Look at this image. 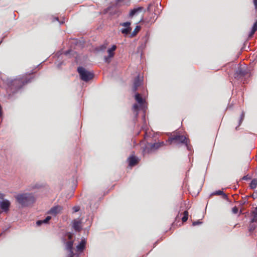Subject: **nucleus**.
I'll list each match as a JSON object with an SVG mask.
<instances>
[{
    "label": "nucleus",
    "mask_w": 257,
    "mask_h": 257,
    "mask_svg": "<svg viewBox=\"0 0 257 257\" xmlns=\"http://www.w3.org/2000/svg\"><path fill=\"white\" fill-rule=\"evenodd\" d=\"M63 207L60 205L54 206L48 212V214L56 216L58 214L61 212Z\"/></svg>",
    "instance_id": "1a4fd4ad"
},
{
    "label": "nucleus",
    "mask_w": 257,
    "mask_h": 257,
    "mask_svg": "<svg viewBox=\"0 0 257 257\" xmlns=\"http://www.w3.org/2000/svg\"><path fill=\"white\" fill-rule=\"evenodd\" d=\"M116 46L115 45H113L112 46L111 48L110 49H108L107 50V53L108 54L107 56H105L104 57V60L105 62L106 63H109L111 59L113 57L114 55V51L116 49Z\"/></svg>",
    "instance_id": "0eeeda50"
},
{
    "label": "nucleus",
    "mask_w": 257,
    "mask_h": 257,
    "mask_svg": "<svg viewBox=\"0 0 257 257\" xmlns=\"http://www.w3.org/2000/svg\"><path fill=\"white\" fill-rule=\"evenodd\" d=\"M142 82V80L140 79L139 77H137L135 79L132 88L134 92H136L138 88L141 85Z\"/></svg>",
    "instance_id": "f8f14e48"
},
{
    "label": "nucleus",
    "mask_w": 257,
    "mask_h": 257,
    "mask_svg": "<svg viewBox=\"0 0 257 257\" xmlns=\"http://www.w3.org/2000/svg\"><path fill=\"white\" fill-rule=\"evenodd\" d=\"M212 195H222L223 198H224V199L227 198V195L225 193H224L223 191H221V190L216 191L212 193Z\"/></svg>",
    "instance_id": "412c9836"
},
{
    "label": "nucleus",
    "mask_w": 257,
    "mask_h": 257,
    "mask_svg": "<svg viewBox=\"0 0 257 257\" xmlns=\"http://www.w3.org/2000/svg\"><path fill=\"white\" fill-rule=\"evenodd\" d=\"M242 179H243V180H247V179H248V178H247V176H244V177L242 178Z\"/></svg>",
    "instance_id": "72a5a7b5"
},
{
    "label": "nucleus",
    "mask_w": 257,
    "mask_h": 257,
    "mask_svg": "<svg viewBox=\"0 0 257 257\" xmlns=\"http://www.w3.org/2000/svg\"><path fill=\"white\" fill-rule=\"evenodd\" d=\"M51 219V217L50 216H48L44 220H38L36 222V224L37 226H40L43 223H48L49 220Z\"/></svg>",
    "instance_id": "f3484780"
},
{
    "label": "nucleus",
    "mask_w": 257,
    "mask_h": 257,
    "mask_svg": "<svg viewBox=\"0 0 257 257\" xmlns=\"http://www.w3.org/2000/svg\"><path fill=\"white\" fill-rule=\"evenodd\" d=\"M2 115V108L1 105L0 104V116Z\"/></svg>",
    "instance_id": "2f4dec72"
},
{
    "label": "nucleus",
    "mask_w": 257,
    "mask_h": 257,
    "mask_svg": "<svg viewBox=\"0 0 257 257\" xmlns=\"http://www.w3.org/2000/svg\"><path fill=\"white\" fill-rule=\"evenodd\" d=\"M141 146L143 155L153 152L151 143L145 144L144 141H142L141 142Z\"/></svg>",
    "instance_id": "423d86ee"
},
{
    "label": "nucleus",
    "mask_w": 257,
    "mask_h": 257,
    "mask_svg": "<svg viewBox=\"0 0 257 257\" xmlns=\"http://www.w3.org/2000/svg\"><path fill=\"white\" fill-rule=\"evenodd\" d=\"M143 10V8L139 7L136 9L132 10L129 14V17L132 18L134 15L137 14L139 12H141Z\"/></svg>",
    "instance_id": "6ab92c4d"
},
{
    "label": "nucleus",
    "mask_w": 257,
    "mask_h": 257,
    "mask_svg": "<svg viewBox=\"0 0 257 257\" xmlns=\"http://www.w3.org/2000/svg\"><path fill=\"white\" fill-rule=\"evenodd\" d=\"M247 74V70L244 67H239L234 74V77L238 80H242Z\"/></svg>",
    "instance_id": "39448f33"
},
{
    "label": "nucleus",
    "mask_w": 257,
    "mask_h": 257,
    "mask_svg": "<svg viewBox=\"0 0 257 257\" xmlns=\"http://www.w3.org/2000/svg\"><path fill=\"white\" fill-rule=\"evenodd\" d=\"M188 218V212L186 210L183 212V217L182 218L183 222H186Z\"/></svg>",
    "instance_id": "393cba45"
},
{
    "label": "nucleus",
    "mask_w": 257,
    "mask_h": 257,
    "mask_svg": "<svg viewBox=\"0 0 257 257\" xmlns=\"http://www.w3.org/2000/svg\"><path fill=\"white\" fill-rule=\"evenodd\" d=\"M140 30L141 27L139 26H137L135 30H134L133 32L131 34L132 37L135 36L137 34V33L140 31Z\"/></svg>",
    "instance_id": "b1692460"
},
{
    "label": "nucleus",
    "mask_w": 257,
    "mask_h": 257,
    "mask_svg": "<svg viewBox=\"0 0 257 257\" xmlns=\"http://www.w3.org/2000/svg\"><path fill=\"white\" fill-rule=\"evenodd\" d=\"M253 3L255 6V9H257V0H253Z\"/></svg>",
    "instance_id": "7c9ffc66"
},
{
    "label": "nucleus",
    "mask_w": 257,
    "mask_h": 257,
    "mask_svg": "<svg viewBox=\"0 0 257 257\" xmlns=\"http://www.w3.org/2000/svg\"><path fill=\"white\" fill-rule=\"evenodd\" d=\"M86 241L84 239L82 240L80 243L76 246L77 251L81 252L85 248Z\"/></svg>",
    "instance_id": "2eb2a0df"
},
{
    "label": "nucleus",
    "mask_w": 257,
    "mask_h": 257,
    "mask_svg": "<svg viewBox=\"0 0 257 257\" xmlns=\"http://www.w3.org/2000/svg\"><path fill=\"white\" fill-rule=\"evenodd\" d=\"M4 196V195L3 194H0V198H1V199L4 200V199H3Z\"/></svg>",
    "instance_id": "473e14b6"
},
{
    "label": "nucleus",
    "mask_w": 257,
    "mask_h": 257,
    "mask_svg": "<svg viewBox=\"0 0 257 257\" xmlns=\"http://www.w3.org/2000/svg\"><path fill=\"white\" fill-rule=\"evenodd\" d=\"M77 71L80 75V78L84 81L87 82L91 80L94 77V74L82 67H79Z\"/></svg>",
    "instance_id": "7ed1b4c3"
},
{
    "label": "nucleus",
    "mask_w": 257,
    "mask_h": 257,
    "mask_svg": "<svg viewBox=\"0 0 257 257\" xmlns=\"http://www.w3.org/2000/svg\"><path fill=\"white\" fill-rule=\"evenodd\" d=\"M129 161V165L131 166H134L137 164L138 162V159L135 156H131L128 159Z\"/></svg>",
    "instance_id": "4468645a"
},
{
    "label": "nucleus",
    "mask_w": 257,
    "mask_h": 257,
    "mask_svg": "<svg viewBox=\"0 0 257 257\" xmlns=\"http://www.w3.org/2000/svg\"><path fill=\"white\" fill-rule=\"evenodd\" d=\"M73 209L74 212H76L79 210L80 207L79 206H74L73 208Z\"/></svg>",
    "instance_id": "cd10ccee"
},
{
    "label": "nucleus",
    "mask_w": 257,
    "mask_h": 257,
    "mask_svg": "<svg viewBox=\"0 0 257 257\" xmlns=\"http://www.w3.org/2000/svg\"><path fill=\"white\" fill-rule=\"evenodd\" d=\"M252 214L253 218L251 220V222L257 221V207H255L254 210L252 211Z\"/></svg>",
    "instance_id": "4be33fe9"
},
{
    "label": "nucleus",
    "mask_w": 257,
    "mask_h": 257,
    "mask_svg": "<svg viewBox=\"0 0 257 257\" xmlns=\"http://www.w3.org/2000/svg\"><path fill=\"white\" fill-rule=\"evenodd\" d=\"M17 201L23 206H28L35 201V198L32 194H19L15 196Z\"/></svg>",
    "instance_id": "f03ea898"
},
{
    "label": "nucleus",
    "mask_w": 257,
    "mask_h": 257,
    "mask_svg": "<svg viewBox=\"0 0 257 257\" xmlns=\"http://www.w3.org/2000/svg\"><path fill=\"white\" fill-rule=\"evenodd\" d=\"M244 118V112H242V113L240 115V120H239V125H240L241 124V123L243 121Z\"/></svg>",
    "instance_id": "a878e982"
},
{
    "label": "nucleus",
    "mask_w": 257,
    "mask_h": 257,
    "mask_svg": "<svg viewBox=\"0 0 257 257\" xmlns=\"http://www.w3.org/2000/svg\"><path fill=\"white\" fill-rule=\"evenodd\" d=\"M201 223V222L199 221H194L193 223H192V225L193 226H195V225H198V224H200Z\"/></svg>",
    "instance_id": "c85d7f7f"
},
{
    "label": "nucleus",
    "mask_w": 257,
    "mask_h": 257,
    "mask_svg": "<svg viewBox=\"0 0 257 257\" xmlns=\"http://www.w3.org/2000/svg\"><path fill=\"white\" fill-rule=\"evenodd\" d=\"M133 108L135 110H137L139 108V107H138V104H135L134 105H133Z\"/></svg>",
    "instance_id": "c756f323"
},
{
    "label": "nucleus",
    "mask_w": 257,
    "mask_h": 257,
    "mask_svg": "<svg viewBox=\"0 0 257 257\" xmlns=\"http://www.w3.org/2000/svg\"><path fill=\"white\" fill-rule=\"evenodd\" d=\"M168 141L171 144H184L189 151H190L192 149L190 140L186 136L181 135L180 133L175 132L171 134Z\"/></svg>",
    "instance_id": "f257e3e1"
},
{
    "label": "nucleus",
    "mask_w": 257,
    "mask_h": 257,
    "mask_svg": "<svg viewBox=\"0 0 257 257\" xmlns=\"http://www.w3.org/2000/svg\"><path fill=\"white\" fill-rule=\"evenodd\" d=\"M73 227L76 231H80L81 230V221L78 219H74L72 221Z\"/></svg>",
    "instance_id": "9b49d317"
},
{
    "label": "nucleus",
    "mask_w": 257,
    "mask_h": 257,
    "mask_svg": "<svg viewBox=\"0 0 257 257\" xmlns=\"http://www.w3.org/2000/svg\"><path fill=\"white\" fill-rule=\"evenodd\" d=\"M257 30V20L254 23L253 26L252 28L251 31L248 36V38L250 39L253 36L254 33Z\"/></svg>",
    "instance_id": "a211bd4d"
},
{
    "label": "nucleus",
    "mask_w": 257,
    "mask_h": 257,
    "mask_svg": "<svg viewBox=\"0 0 257 257\" xmlns=\"http://www.w3.org/2000/svg\"><path fill=\"white\" fill-rule=\"evenodd\" d=\"M232 211L234 214L237 213L238 211V208L236 206H234V207L232 208Z\"/></svg>",
    "instance_id": "bb28decb"
},
{
    "label": "nucleus",
    "mask_w": 257,
    "mask_h": 257,
    "mask_svg": "<svg viewBox=\"0 0 257 257\" xmlns=\"http://www.w3.org/2000/svg\"><path fill=\"white\" fill-rule=\"evenodd\" d=\"M135 100L139 103L142 105L145 102V100L141 97L140 94L137 93L135 95Z\"/></svg>",
    "instance_id": "aec40b11"
},
{
    "label": "nucleus",
    "mask_w": 257,
    "mask_h": 257,
    "mask_svg": "<svg viewBox=\"0 0 257 257\" xmlns=\"http://www.w3.org/2000/svg\"><path fill=\"white\" fill-rule=\"evenodd\" d=\"M163 145L164 143L163 142L151 144V147L152 148L153 152H154L155 151L157 150L159 148H160L161 146H163Z\"/></svg>",
    "instance_id": "dca6fc26"
},
{
    "label": "nucleus",
    "mask_w": 257,
    "mask_h": 257,
    "mask_svg": "<svg viewBox=\"0 0 257 257\" xmlns=\"http://www.w3.org/2000/svg\"><path fill=\"white\" fill-rule=\"evenodd\" d=\"M73 241H68L66 242L65 247L66 249L69 252L68 257H74L75 253L73 251Z\"/></svg>",
    "instance_id": "9d476101"
},
{
    "label": "nucleus",
    "mask_w": 257,
    "mask_h": 257,
    "mask_svg": "<svg viewBox=\"0 0 257 257\" xmlns=\"http://www.w3.org/2000/svg\"><path fill=\"white\" fill-rule=\"evenodd\" d=\"M120 25L125 27V28L122 29L121 30V32L123 34L126 35L130 33L131 31H132V28L130 27V25H131V22H126L121 23Z\"/></svg>",
    "instance_id": "6e6552de"
},
{
    "label": "nucleus",
    "mask_w": 257,
    "mask_h": 257,
    "mask_svg": "<svg viewBox=\"0 0 257 257\" xmlns=\"http://www.w3.org/2000/svg\"><path fill=\"white\" fill-rule=\"evenodd\" d=\"M31 81L30 78H28L27 76H23L16 78L13 81V85L17 89L22 87L25 84Z\"/></svg>",
    "instance_id": "20e7f679"
},
{
    "label": "nucleus",
    "mask_w": 257,
    "mask_h": 257,
    "mask_svg": "<svg viewBox=\"0 0 257 257\" xmlns=\"http://www.w3.org/2000/svg\"><path fill=\"white\" fill-rule=\"evenodd\" d=\"M0 206L2 209L5 211H7L10 206V202L8 200H3L0 202Z\"/></svg>",
    "instance_id": "ddd939ff"
},
{
    "label": "nucleus",
    "mask_w": 257,
    "mask_h": 257,
    "mask_svg": "<svg viewBox=\"0 0 257 257\" xmlns=\"http://www.w3.org/2000/svg\"><path fill=\"white\" fill-rule=\"evenodd\" d=\"M249 186L251 189H255L256 187L257 178H254L251 180Z\"/></svg>",
    "instance_id": "5701e85b"
}]
</instances>
